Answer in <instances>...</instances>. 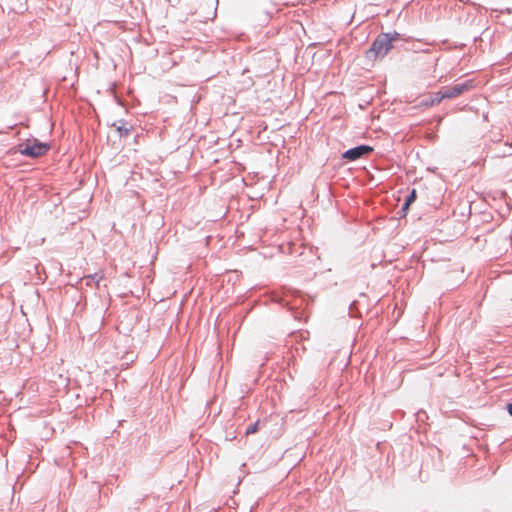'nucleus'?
Wrapping results in <instances>:
<instances>
[{"label": "nucleus", "mask_w": 512, "mask_h": 512, "mask_svg": "<svg viewBox=\"0 0 512 512\" xmlns=\"http://www.w3.org/2000/svg\"><path fill=\"white\" fill-rule=\"evenodd\" d=\"M113 126L116 127L117 131L119 132L120 136H125L129 133L130 129L125 126V124H121L116 126V123L113 124Z\"/></svg>", "instance_id": "obj_8"}, {"label": "nucleus", "mask_w": 512, "mask_h": 512, "mask_svg": "<svg viewBox=\"0 0 512 512\" xmlns=\"http://www.w3.org/2000/svg\"><path fill=\"white\" fill-rule=\"evenodd\" d=\"M507 411H508V413L512 416V403H509V404L507 405Z\"/></svg>", "instance_id": "obj_10"}, {"label": "nucleus", "mask_w": 512, "mask_h": 512, "mask_svg": "<svg viewBox=\"0 0 512 512\" xmlns=\"http://www.w3.org/2000/svg\"><path fill=\"white\" fill-rule=\"evenodd\" d=\"M474 87L473 80H466L461 83H457L450 87H444L438 91L439 99H452L460 96L465 91H468Z\"/></svg>", "instance_id": "obj_3"}, {"label": "nucleus", "mask_w": 512, "mask_h": 512, "mask_svg": "<svg viewBox=\"0 0 512 512\" xmlns=\"http://www.w3.org/2000/svg\"><path fill=\"white\" fill-rule=\"evenodd\" d=\"M84 279L86 280L87 286H91L92 282L98 284L103 279V273H94L91 275H87L84 277Z\"/></svg>", "instance_id": "obj_5"}, {"label": "nucleus", "mask_w": 512, "mask_h": 512, "mask_svg": "<svg viewBox=\"0 0 512 512\" xmlns=\"http://www.w3.org/2000/svg\"><path fill=\"white\" fill-rule=\"evenodd\" d=\"M398 36L399 34L397 32L379 35L373 41L371 48L367 51V58L375 59L377 57H384L392 49V41L397 39Z\"/></svg>", "instance_id": "obj_1"}, {"label": "nucleus", "mask_w": 512, "mask_h": 512, "mask_svg": "<svg viewBox=\"0 0 512 512\" xmlns=\"http://www.w3.org/2000/svg\"><path fill=\"white\" fill-rule=\"evenodd\" d=\"M415 198H416V191L413 189L411 191V193L409 194V196L407 197L405 203L403 204L402 209L406 210L409 207V205L415 200Z\"/></svg>", "instance_id": "obj_7"}, {"label": "nucleus", "mask_w": 512, "mask_h": 512, "mask_svg": "<svg viewBox=\"0 0 512 512\" xmlns=\"http://www.w3.org/2000/svg\"><path fill=\"white\" fill-rule=\"evenodd\" d=\"M258 429V422H255L251 425H249L247 428H246V431H245V434L246 435H250V434H253L257 431Z\"/></svg>", "instance_id": "obj_9"}, {"label": "nucleus", "mask_w": 512, "mask_h": 512, "mask_svg": "<svg viewBox=\"0 0 512 512\" xmlns=\"http://www.w3.org/2000/svg\"><path fill=\"white\" fill-rule=\"evenodd\" d=\"M373 151V148L369 145H359L348 149L342 154V158L349 161H355Z\"/></svg>", "instance_id": "obj_4"}, {"label": "nucleus", "mask_w": 512, "mask_h": 512, "mask_svg": "<svg viewBox=\"0 0 512 512\" xmlns=\"http://www.w3.org/2000/svg\"><path fill=\"white\" fill-rule=\"evenodd\" d=\"M49 150V145L44 142H40L37 139L28 140L26 143L18 146V151L21 155L38 158L45 155Z\"/></svg>", "instance_id": "obj_2"}, {"label": "nucleus", "mask_w": 512, "mask_h": 512, "mask_svg": "<svg viewBox=\"0 0 512 512\" xmlns=\"http://www.w3.org/2000/svg\"><path fill=\"white\" fill-rule=\"evenodd\" d=\"M443 99H439L438 92L434 95V97H431L430 99H426L422 102L425 106H434L436 104H439Z\"/></svg>", "instance_id": "obj_6"}]
</instances>
